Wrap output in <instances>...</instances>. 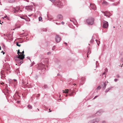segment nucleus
Returning <instances> with one entry per match:
<instances>
[{
	"label": "nucleus",
	"instance_id": "obj_30",
	"mask_svg": "<svg viewBox=\"0 0 123 123\" xmlns=\"http://www.w3.org/2000/svg\"><path fill=\"white\" fill-rule=\"evenodd\" d=\"M55 46H53L52 49L53 50H55Z\"/></svg>",
	"mask_w": 123,
	"mask_h": 123
},
{
	"label": "nucleus",
	"instance_id": "obj_25",
	"mask_svg": "<svg viewBox=\"0 0 123 123\" xmlns=\"http://www.w3.org/2000/svg\"><path fill=\"white\" fill-rule=\"evenodd\" d=\"M14 81V84H16L17 83V80L16 79H13V80L12 81Z\"/></svg>",
	"mask_w": 123,
	"mask_h": 123
},
{
	"label": "nucleus",
	"instance_id": "obj_5",
	"mask_svg": "<svg viewBox=\"0 0 123 123\" xmlns=\"http://www.w3.org/2000/svg\"><path fill=\"white\" fill-rule=\"evenodd\" d=\"M103 27L104 28H107L108 26V23L104 20H103Z\"/></svg>",
	"mask_w": 123,
	"mask_h": 123
},
{
	"label": "nucleus",
	"instance_id": "obj_59",
	"mask_svg": "<svg viewBox=\"0 0 123 123\" xmlns=\"http://www.w3.org/2000/svg\"><path fill=\"white\" fill-rule=\"evenodd\" d=\"M111 1H113L112 0H110Z\"/></svg>",
	"mask_w": 123,
	"mask_h": 123
},
{
	"label": "nucleus",
	"instance_id": "obj_43",
	"mask_svg": "<svg viewBox=\"0 0 123 123\" xmlns=\"http://www.w3.org/2000/svg\"><path fill=\"white\" fill-rule=\"evenodd\" d=\"M117 78H119L120 77L119 76V75H117Z\"/></svg>",
	"mask_w": 123,
	"mask_h": 123
},
{
	"label": "nucleus",
	"instance_id": "obj_58",
	"mask_svg": "<svg viewBox=\"0 0 123 123\" xmlns=\"http://www.w3.org/2000/svg\"><path fill=\"white\" fill-rule=\"evenodd\" d=\"M70 21H71V22H73L72 20H70Z\"/></svg>",
	"mask_w": 123,
	"mask_h": 123
},
{
	"label": "nucleus",
	"instance_id": "obj_27",
	"mask_svg": "<svg viewBox=\"0 0 123 123\" xmlns=\"http://www.w3.org/2000/svg\"><path fill=\"white\" fill-rule=\"evenodd\" d=\"M16 45L18 47H20V46L21 45L20 44H18V42H17L16 43Z\"/></svg>",
	"mask_w": 123,
	"mask_h": 123
},
{
	"label": "nucleus",
	"instance_id": "obj_48",
	"mask_svg": "<svg viewBox=\"0 0 123 123\" xmlns=\"http://www.w3.org/2000/svg\"><path fill=\"white\" fill-rule=\"evenodd\" d=\"M49 112H51L52 111L50 110V109H49Z\"/></svg>",
	"mask_w": 123,
	"mask_h": 123
},
{
	"label": "nucleus",
	"instance_id": "obj_2",
	"mask_svg": "<svg viewBox=\"0 0 123 123\" xmlns=\"http://www.w3.org/2000/svg\"><path fill=\"white\" fill-rule=\"evenodd\" d=\"M73 90H70L68 91V89H66L64 91L63 90L62 91L63 93H68L69 92V93H71V94L69 95L70 96H72L73 95L74 93H75H75L73 91Z\"/></svg>",
	"mask_w": 123,
	"mask_h": 123
},
{
	"label": "nucleus",
	"instance_id": "obj_28",
	"mask_svg": "<svg viewBox=\"0 0 123 123\" xmlns=\"http://www.w3.org/2000/svg\"><path fill=\"white\" fill-rule=\"evenodd\" d=\"M20 18H22V19H25V21H28L27 20H26V19L25 18H24L23 17H22V16H20Z\"/></svg>",
	"mask_w": 123,
	"mask_h": 123
},
{
	"label": "nucleus",
	"instance_id": "obj_61",
	"mask_svg": "<svg viewBox=\"0 0 123 123\" xmlns=\"http://www.w3.org/2000/svg\"><path fill=\"white\" fill-rule=\"evenodd\" d=\"M37 109L38 111H39V109Z\"/></svg>",
	"mask_w": 123,
	"mask_h": 123
},
{
	"label": "nucleus",
	"instance_id": "obj_41",
	"mask_svg": "<svg viewBox=\"0 0 123 123\" xmlns=\"http://www.w3.org/2000/svg\"><path fill=\"white\" fill-rule=\"evenodd\" d=\"M40 94H38L37 95V96H36V97H38L40 96Z\"/></svg>",
	"mask_w": 123,
	"mask_h": 123
},
{
	"label": "nucleus",
	"instance_id": "obj_51",
	"mask_svg": "<svg viewBox=\"0 0 123 123\" xmlns=\"http://www.w3.org/2000/svg\"><path fill=\"white\" fill-rule=\"evenodd\" d=\"M20 27V26H18V27H17V29H18V28H19Z\"/></svg>",
	"mask_w": 123,
	"mask_h": 123
},
{
	"label": "nucleus",
	"instance_id": "obj_55",
	"mask_svg": "<svg viewBox=\"0 0 123 123\" xmlns=\"http://www.w3.org/2000/svg\"><path fill=\"white\" fill-rule=\"evenodd\" d=\"M122 65H123V64H122V66H121V67H122Z\"/></svg>",
	"mask_w": 123,
	"mask_h": 123
},
{
	"label": "nucleus",
	"instance_id": "obj_44",
	"mask_svg": "<svg viewBox=\"0 0 123 123\" xmlns=\"http://www.w3.org/2000/svg\"><path fill=\"white\" fill-rule=\"evenodd\" d=\"M105 121H103L102 122V123H105Z\"/></svg>",
	"mask_w": 123,
	"mask_h": 123
},
{
	"label": "nucleus",
	"instance_id": "obj_18",
	"mask_svg": "<svg viewBox=\"0 0 123 123\" xmlns=\"http://www.w3.org/2000/svg\"><path fill=\"white\" fill-rule=\"evenodd\" d=\"M106 83V82H105L103 83V85H104V86L103 87V89H105V88L106 86V85L105 84V83Z\"/></svg>",
	"mask_w": 123,
	"mask_h": 123
},
{
	"label": "nucleus",
	"instance_id": "obj_13",
	"mask_svg": "<svg viewBox=\"0 0 123 123\" xmlns=\"http://www.w3.org/2000/svg\"><path fill=\"white\" fill-rule=\"evenodd\" d=\"M19 9V7H16L15 9H14V10L13 11V12H13L16 13L18 12Z\"/></svg>",
	"mask_w": 123,
	"mask_h": 123
},
{
	"label": "nucleus",
	"instance_id": "obj_1",
	"mask_svg": "<svg viewBox=\"0 0 123 123\" xmlns=\"http://www.w3.org/2000/svg\"><path fill=\"white\" fill-rule=\"evenodd\" d=\"M94 19L93 18L89 17L86 20V22L89 25H92L94 23Z\"/></svg>",
	"mask_w": 123,
	"mask_h": 123
},
{
	"label": "nucleus",
	"instance_id": "obj_53",
	"mask_svg": "<svg viewBox=\"0 0 123 123\" xmlns=\"http://www.w3.org/2000/svg\"><path fill=\"white\" fill-rule=\"evenodd\" d=\"M34 62H33L32 63V65H33V64H34Z\"/></svg>",
	"mask_w": 123,
	"mask_h": 123
},
{
	"label": "nucleus",
	"instance_id": "obj_37",
	"mask_svg": "<svg viewBox=\"0 0 123 123\" xmlns=\"http://www.w3.org/2000/svg\"><path fill=\"white\" fill-rule=\"evenodd\" d=\"M118 80L117 79H115L114 80L115 82H116Z\"/></svg>",
	"mask_w": 123,
	"mask_h": 123
},
{
	"label": "nucleus",
	"instance_id": "obj_17",
	"mask_svg": "<svg viewBox=\"0 0 123 123\" xmlns=\"http://www.w3.org/2000/svg\"><path fill=\"white\" fill-rule=\"evenodd\" d=\"M17 54H18V55L19 56H20V54H22L21 52L19 51V49H18V50Z\"/></svg>",
	"mask_w": 123,
	"mask_h": 123
},
{
	"label": "nucleus",
	"instance_id": "obj_56",
	"mask_svg": "<svg viewBox=\"0 0 123 123\" xmlns=\"http://www.w3.org/2000/svg\"><path fill=\"white\" fill-rule=\"evenodd\" d=\"M61 97V95H60V96H59V97L60 98V97Z\"/></svg>",
	"mask_w": 123,
	"mask_h": 123
},
{
	"label": "nucleus",
	"instance_id": "obj_14",
	"mask_svg": "<svg viewBox=\"0 0 123 123\" xmlns=\"http://www.w3.org/2000/svg\"><path fill=\"white\" fill-rule=\"evenodd\" d=\"M25 9L29 10H31L32 9V7L31 6H28L25 7Z\"/></svg>",
	"mask_w": 123,
	"mask_h": 123
},
{
	"label": "nucleus",
	"instance_id": "obj_40",
	"mask_svg": "<svg viewBox=\"0 0 123 123\" xmlns=\"http://www.w3.org/2000/svg\"><path fill=\"white\" fill-rule=\"evenodd\" d=\"M51 54V52H48L47 53V55H49V54Z\"/></svg>",
	"mask_w": 123,
	"mask_h": 123
},
{
	"label": "nucleus",
	"instance_id": "obj_8",
	"mask_svg": "<svg viewBox=\"0 0 123 123\" xmlns=\"http://www.w3.org/2000/svg\"><path fill=\"white\" fill-rule=\"evenodd\" d=\"M99 120H100L99 119L97 118L91 121V123H97Z\"/></svg>",
	"mask_w": 123,
	"mask_h": 123
},
{
	"label": "nucleus",
	"instance_id": "obj_62",
	"mask_svg": "<svg viewBox=\"0 0 123 123\" xmlns=\"http://www.w3.org/2000/svg\"><path fill=\"white\" fill-rule=\"evenodd\" d=\"M0 49H1V47H0Z\"/></svg>",
	"mask_w": 123,
	"mask_h": 123
},
{
	"label": "nucleus",
	"instance_id": "obj_38",
	"mask_svg": "<svg viewBox=\"0 0 123 123\" xmlns=\"http://www.w3.org/2000/svg\"><path fill=\"white\" fill-rule=\"evenodd\" d=\"M1 52V53H3V55H4L5 53V52H3V51H2Z\"/></svg>",
	"mask_w": 123,
	"mask_h": 123
},
{
	"label": "nucleus",
	"instance_id": "obj_31",
	"mask_svg": "<svg viewBox=\"0 0 123 123\" xmlns=\"http://www.w3.org/2000/svg\"><path fill=\"white\" fill-rule=\"evenodd\" d=\"M101 89V87L100 86H98L97 88V90L100 89Z\"/></svg>",
	"mask_w": 123,
	"mask_h": 123
},
{
	"label": "nucleus",
	"instance_id": "obj_50",
	"mask_svg": "<svg viewBox=\"0 0 123 123\" xmlns=\"http://www.w3.org/2000/svg\"><path fill=\"white\" fill-rule=\"evenodd\" d=\"M56 24H57V25H59L60 24V23H58H58H56Z\"/></svg>",
	"mask_w": 123,
	"mask_h": 123
},
{
	"label": "nucleus",
	"instance_id": "obj_33",
	"mask_svg": "<svg viewBox=\"0 0 123 123\" xmlns=\"http://www.w3.org/2000/svg\"><path fill=\"white\" fill-rule=\"evenodd\" d=\"M22 60H20V61H19V62L18 63H23L22 61Z\"/></svg>",
	"mask_w": 123,
	"mask_h": 123
},
{
	"label": "nucleus",
	"instance_id": "obj_57",
	"mask_svg": "<svg viewBox=\"0 0 123 123\" xmlns=\"http://www.w3.org/2000/svg\"><path fill=\"white\" fill-rule=\"evenodd\" d=\"M98 41V42H99V43H100V41Z\"/></svg>",
	"mask_w": 123,
	"mask_h": 123
},
{
	"label": "nucleus",
	"instance_id": "obj_6",
	"mask_svg": "<svg viewBox=\"0 0 123 123\" xmlns=\"http://www.w3.org/2000/svg\"><path fill=\"white\" fill-rule=\"evenodd\" d=\"M26 81H27L22 79L21 82L22 85H23V86H24V87H25V86H26L27 84H28V82H26Z\"/></svg>",
	"mask_w": 123,
	"mask_h": 123
},
{
	"label": "nucleus",
	"instance_id": "obj_42",
	"mask_svg": "<svg viewBox=\"0 0 123 123\" xmlns=\"http://www.w3.org/2000/svg\"><path fill=\"white\" fill-rule=\"evenodd\" d=\"M61 24L62 25H64V23L63 22H61Z\"/></svg>",
	"mask_w": 123,
	"mask_h": 123
},
{
	"label": "nucleus",
	"instance_id": "obj_60",
	"mask_svg": "<svg viewBox=\"0 0 123 123\" xmlns=\"http://www.w3.org/2000/svg\"><path fill=\"white\" fill-rule=\"evenodd\" d=\"M31 15H29V16H31Z\"/></svg>",
	"mask_w": 123,
	"mask_h": 123
},
{
	"label": "nucleus",
	"instance_id": "obj_47",
	"mask_svg": "<svg viewBox=\"0 0 123 123\" xmlns=\"http://www.w3.org/2000/svg\"><path fill=\"white\" fill-rule=\"evenodd\" d=\"M7 17V16L6 15L4 17V18H6V17Z\"/></svg>",
	"mask_w": 123,
	"mask_h": 123
},
{
	"label": "nucleus",
	"instance_id": "obj_7",
	"mask_svg": "<svg viewBox=\"0 0 123 123\" xmlns=\"http://www.w3.org/2000/svg\"><path fill=\"white\" fill-rule=\"evenodd\" d=\"M55 40L56 42L58 43L61 40V38L58 35H56L55 37Z\"/></svg>",
	"mask_w": 123,
	"mask_h": 123
},
{
	"label": "nucleus",
	"instance_id": "obj_20",
	"mask_svg": "<svg viewBox=\"0 0 123 123\" xmlns=\"http://www.w3.org/2000/svg\"><path fill=\"white\" fill-rule=\"evenodd\" d=\"M103 3L105 4L106 5H108V2L105 1H104L103 2Z\"/></svg>",
	"mask_w": 123,
	"mask_h": 123
},
{
	"label": "nucleus",
	"instance_id": "obj_21",
	"mask_svg": "<svg viewBox=\"0 0 123 123\" xmlns=\"http://www.w3.org/2000/svg\"><path fill=\"white\" fill-rule=\"evenodd\" d=\"M44 88L45 89L48 88V86L47 85L45 84L43 86Z\"/></svg>",
	"mask_w": 123,
	"mask_h": 123
},
{
	"label": "nucleus",
	"instance_id": "obj_10",
	"mask_svg": "<svg viewBox=\"0 0 123 123\" xmlns=\"http://www.w3.org/2000/svg\"><path fill=\"white\" fill-rule=\"evenodd\" d=\"M102 12L104 14V16H107L108 17V18L110 17V16H108V15H107V14H109L110 13L109 12H108L107 11H105V12Z\"/></svg>",
	"mask_w": 123,
	"mask_h": 123
},
{
	"label": "nucleus",
	"instance_id": "obj_46",
	"mask_svg": "<svg viewBox=\"0 0 123 123\" xmlns=\"http://www.w3.org/2000/svg\"><path fill=\"white\" fill-rule=\"evenodd\" d=\"M95 40L96 41V42H97V44L98 45H99V44L98 43V42L97 41V40Z\"/></svg>",
	"mask_w": 123,
	"mask_h": 123
},
{
	"label": "nucleus",
	"instance_id": "obj_19",
	"mask_svg": "<svg viewBox=\"0 0 123 123\" xmlns=\"http://www.w3.org/2000/svg\"><path fill=\"white\" fill-rule=\"evenodd\" d=\"M112 87H109V88H108L106 89V90H105V92H107L108 91H109L110 90L111 88Z\"/></svg>",
	"mask_w": 123,
	"mask_h": 123
},
{
	"label": "nucleus",
	"instance_id": "obj_32",
	"mask_svg": "<svg viewBox=\"0 0 123 123\" xmlns=\"http://www.w3.org/2000/svg\"><path fill=\"white\" fill-rule=\"evenodd\" d=\"M35 96H36V94H34L33 95L32 97V98H34V97H35Z\"/></svg>",
	"mask_w": 123,
	"mask_h": 123
},
{
	"label": "nucleus",
	"instance_id": "obj_35",
	"mask_svg": "<svg viewBox=\"0 0 123 123\" xmlns=\"http://www.w3.org/2000/svg\"><path fill=\"white\" fill-rule=\"evenodd\" d=\"M90 42L91 43H92L93 42V40L92 39H91Z\"/></svg>",
	"mask_w": 123,
	"mask_h": 123
},
{
	"label": "nucleus",
	"instance_id": "obj_15",
	"mask_svg": "<svg viewBox=\"0 0 123 123\" xmlns=\"http://www.w3.org/2000/svg\"><path fill=\"white\" fill-rule=\"evenodd\" d=\"M4 71L3 70H2L0 72V74L1 76V78L2 79H3L2 77H3V76H4V74H4Z\"/></svg>",
	"mask_w": 123,
	"mask_h": 123
},
{
	"label": "nucleus",
	"instance_id": "obj_49",
	"mask_svg": "<svg viewBox=\"0 0 123 123\" xmlns=\"http://www.w3.org/2000/svg\"><path fill=\"white\" fill-rule=\"evenodd\" d=\"M64 44H66V45H67V43H66L65 42V43H64Z\"/></svg>",
	"mask_w": 123,
	"mask_h": 123
},
{
	"label": "nucleus",
	"instance_id": "obj_39",
	"mask_svg": "<svg viewBox=\"0 0 123 123\" xmlns=\"http://www.w3.org/2000/svg\"><path fill=\"white\" fill-rule=\"evenodd\" d=\"M98 96L97 95V96H95V97H94V98L93 99H95V98H96L98 97Z\"/></svg>",
	"mask_w": 123,
	"mask_h": 123
},
{
	"label": "nucleus",
	"instance_id": "obj_23",
	"mask_svg": "<svg viewBox=\"0 0 123 123\" xmlns=\"http://www.w3.org/2000/svg\"><path fill=\"white\" fill-rule=\"evenodd\" d=\"M28 107L30 109H32V106L30 105H28Z\"/></svg>",
	"mask_w": 123,
	"mask_h": 123
},
{
	"label": "nucleus",
	"instance_id": "obj_16",
	"mask_svg": "<svg viewBox=\"0 0 123 123\" xmlns=\"http://www.w3.org/2000/svg\"><path fill=\"white\" fill-rule=\"evenodd\" d=\"M22 54H20V56L22 57V59H24L25 58V55L24 54V51L23 50L22 52H21Z\"/></svg>",
	"mask_w": 123,
	"mask_h": 123
},
{
	"label": "nucleus",
	"instance_id": "obj_64",
	"mask_svg": "<svg viewBox=\"0 0 123 123\" xmlns=\"http://www.w3.org/2000/svg\"><path fill=\"white\" fill-rule=\"evenodd\" d=\"M18 103H19V101H18Z\"/></svg>",
	"mask_w": 123,
	"mask_h": 123
},
{
	"label": "nucleus",
	"instance_id": "obj_26",
	"mask_svg": "<svg viewBox=\"0 0 123 123\" xmlns=\"http://www.w3.org/2000/svg\"><path fill=\"white\" fill-rule=\"evenodd\" d=\"M39 21H42V18L41 17H39Z\"/></svg>",
	"mask_w": 123,
	"mask_h": 123
},
{
	"label": "nucleus",
	"instance_id": "obj_3",
	"mask_svg": "<svg viewBox=\"0 0 123 123\" xmlns=\"http://www.w3.org/2000/svg\"><path fill=\"white\" fill-rule=\"evenodd\" d=\"M61 0L62 1H60L59 0L55 1V3H56V5L58 6H61L63 5L64 4V3L63 2L64 1L62 0Z\"/></svg>",
	"mask_w": 123,
	"mask_h": 123
},
{
	"label": "nucleus",
	"instance_id": "obj_4",
	"mask_svg": "<svg viewBox=\"0 0 123 123\" xmlns=\"http://www.w3.org/2000/svg\"><path fill=\"white\" fill-rule=\"evenodd\" d=\"M22 57L18 55V56L14 57V59L15 61L18 63H19V61H20V60H23V59H22Z\"/></svg>",
	"mask_w": 123,
	"mask_h": 123
},
{
	"label": "nucleus",
	"instance_id": "obj_36",
	"mask_svg": "<svg viewBox=\"0 0 123 123\" xmlns=\"http://www.w3.org/2000/svg\"><path fill=\"white\" fill-rule=\"evenodd\" d=\"M52 2L53 3L54 2H55V0H49Z\"/></svg>",
	"mask_w": 123,
	"mask_h": 123
},
{
	"label": "nucleus",
	"instance_id": "obj_34",
	"mask_svg": "<svg viewBox=\"0 0 123 123\" xmlns=\"http://www.w3.org/2000/svg\"><path fill=\"white\" fill-rule=\"evenodd\" d=\"M85 79L83 78H81V80L83 81H85Z\"/></svg>",
	"mask_w": 123,
	"mask_h": 123
},
{
	"label": "nucleus",
	"instance_id": "obj_29",
	"mask_svg": "<svg viewBox=\"0 0 123 123\" xmlns=\"http://www.w3.org/2000/svg\"><path fill=\"white\" fill-rule=\"evenodd\" d=\"M108 69L107 68H106L105 69V72L106 73L108 72Z\"/></svg>",
	"mask_w": 123,
	"mask_h": 123
},
{
	"label": "nucleus",
	"instance_id": "obj_9",
	"mask_svg": "<svg viewBox=\"0 0 123 123\" xmlns=\"http://www.w3.org/2000/svg\"><path fill=\"white\" fill-rule=\"evenodd\" d=\"M90 7L92 9L95 10H96V8L95 5L94 4H90Z\"/></svg>",
	"mask_w": 123,
	"mask_h": 123
},
{
	"label": "nucleus",
	"instance_id": "obj_54",
	"mask_svg": "<svg viewBox=\"0 0 123 123\" xmlns=\"http://www.w3.org/2000/svg\"><path fill=\"white\" fill-rule=\"evenodd\" d=\"M59 75V73H58L57 74V76H58V75Z\"/></svg>",
	"mask_w": 123,
	"mask_h": 123
},
{
	"label": "nucleus",
	"instance_id": "obj_52",
	"mask_svg": "<svg viewBox=\"0 0 123 123\" xmlns=\"http://www.w3.org/2000/svg\"><path fill=\"white\" fill-rule=\"evenodd\" d=\"M123 60V58L121 59V60L122 61Z\"/></svg>",
	"mask_w": 123,
	"mask_h": 123
},
{
	"label": "nucleus",
	"instance_id": "obj_63",
	"mask_svg": "<svg viewBox=\"0 0 123 123\" xmlns=\"http://www.w3.org/2000/svg\"><path fill=\"white\" fill-rule=\"evenodd\" d=\"M74 85H76V84H74Z\"/></svg>",
	"mask_w": 123,
	"mask_h": 123
},
{
	"label": "nucleus",
	"instance_id": "obj_24",
	"mask_svg": "<svg viewBox=\"0 0 123 123\" xmlns=\"http://www.w3.org/2000/svg\"><path fill=\"white\" fill-rule=\"evenodd\" d=\"M42 31H47V29L46 28H43L42 29Z\"/></svg>",
	"mask_w": 123,
	"mask_h": 123
},
{
	"label": "nucleus",
	"instance_id": "obj_11",
	"mask_svg": "<svg viewBox=\"0 0 123 123\" xmlns=\"http://www.w3.org/2000/svg\"><path fill=\"white\" fill-rule=\"evenodd\" d=\"M102 111L101 110L99 111L96 113L95 115L96 116H98L101 115L102 113Z\"/></svg>",
	"mask_w": 123,
	"mask_h": 123
},
{
	"label": "nucleus",
	"instance_id": "obj_22",
	"mask_svg": "<svg viewBox=\"0 0 123 123\" xmlns=\"http://www.w3.org/2000/svg\"><path fill=\"white\" fill-rule=\"evenodd\" d=\"M15 0H9L8 1L9 2L12 3L14 2Z\"/></svg>",
	"mask_w": 123,
	"mask_h": 123
},
{
	"label": "nucleus",
	"instance_id": "obj_12",
	"mask_svg": "<svg viewBox=\"0 0 123 123\" xmlns=\"http://www.w3.org/2000/svg\"><path fill=\"white\" fill-rule=\"evenodd\" d=\"M57 18L59 19L60 20H62L63 19V17L61 14H59L57 15Z\"/></svg>",
	"mask_w": 123,
	"mask_h": 123
},
{
	"label": "nucleus",
	"instance_id": "obj_45",
	"mask_svg": "<svg viewBox=\"0 0 123 123\" xmlns=\"http://www.w3.org/2000/svg\"><path fill=\"white\" fill-rule=\"evenodd\" d=\"M105 72H104V73H103L102 74V75H103L105 74Z\"/></svg>",
	"mask_w": 123,
	"mask_h": 123
}]
</instances>
